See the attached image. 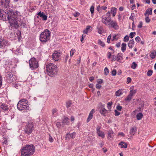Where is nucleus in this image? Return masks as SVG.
<instances>
[{"instance_id":"nucleus-1","label":"nucleus","mask_w":156,"mask_h":156,"mask_svg":"<svg viewBox=\"0 0 156 156\" xmlns=\"http://www.w3.org/2000/svg\"><path fill=\"white\" fill-rule=\"evenodd\" d=\"M35 151V147L33 145H27L20 150L22 156H30Z\"/></svg>"},{"instance_id":"nucleus-2","label":"nucleus","mask_w":156,"mask_h":156,"mask_svg":"<svg viewBox=\"0 0 156 156\" xmlns=\"http://www.w3.org/2000/svg\"><path fill=\"white\" fill-rule=\"evenodd\" d=\"M58 68L56 65L50 63L46 65V70L47 74L50 76H53L56 75L58 71Z\"/></svg>"},{"instance_id":"nucleus-3","label":"nucleus","mask_w":156,"mask_h":156,"mask_svg":"<svg viewBox=\"0 0 156 156\" xmlns=\"http://www.w3.org/2000/svg\"><path fill=\"white\" fill-rule=\"evenodd\" d=\"M18 13L19 12L16 11H14L12 9L7 12V18L10 24L15 23L14 21H15L14 20L18 17Z\"/></svg>"},{"instance_id":"nucleus-4","label":"nucleus","mask_w":156,"mask_h":156,"mask_svg":"<svg viewBox=\"0 0 156 156\" xmlns=\"http://www.w3.org/2000/svg\"><path fill=\"white\" fill-rule=\"evenodd\" d=\"M17 107L18 109L20 111L29 110V106L28 101L24 99L20 100L17 105Z\"/></svg>"},{"instance_id":"nucleus-5","label":"nucleus","mask_w":156,"mask_h":156,"mask_svg":"<svg viewBox=\"0 0 156 156\" xmlns=\"http://www.w3.org/2000/svg\"><path fill=\"white\" fill-rule=\"evenodd\" d=\"M50 31L48 29H45L42 32L40 36V40L43 43H46L50 39Z\"/></svg>"},{"instance_id":"nucleus-6","label":"nucleus","mask_w":156,"mask_h":156,"mask_svg":"<svg viewBox=\"0 0 156 156\" xmlns=\"http://www.w3.org/2000/svg\"><path fill=\"white\" fill-rule=\"evenodd\" d=\"M14 21V22L15 23H11L10 25L11 26H13L16 29L18 28L21 26H23L24 27L26 25L25 23L23 21V20L21 19L20 17L18 16Z\"/></svg>"},{"instance_id":"nucleus-7","label":"nucleus","mask_w":156,"mask_h":156,"mask_svg":"<svg viewBox=\"0 0 156 156\" xmlns=\"http://www.w3.org/2000/svg\"><path fill=\"white\" fill-rule=\"evenodd\" d=\"M34 129L32 122H29L25 126L24 131L25 133L29 135L32 132Z\"/></svg>"},{"instance_id":"nucleus-8","label":"nucleus","mask_w":156,"mask_h":156,"mask_svg":"<svg viewBox=\"0 0 156 156\" xmlns=\"http://www.w3.org/2000/svg\"><path fill=\"white\" fill-rule=\"evenodd\" d=\"M29 64L30 68L32 70L36 69L38 67V62L34 58H31L29 61Z\"/></svg>"},{"instance_id":"nucleus-9","label":"nucleus","mask_w":156,"mask_h":156,"mask_svg":"<svg viewBox=\"0 0 156 156\" xmlns=\"http://www.w3.org/2000/svg\"><path fill=\"white\" fill-rule=\"evenodd\" d=\"M61 53L58 51H55L52 55V60L55 61H58L60 59Z\"/></svg>"},{"instance_id":"nucleus-10","label":"nucleus","mask_w":156,"mask_h":156,"mask_svg":"<svg viewBox=\"0 0 156 156\" xmlns=\"http://www.w3.org/2000/svg\"><path fill=\"white\" fill-rule=\"evenodd\" d=\"M10 0H0V6L2 8H7L9 7Z\"/></svg>"},{"instance_id":"nucleus-11","label":"nucleus","mask_w":156,"mask_h":156,"mask_svg":"<svg viewBox=\"0 0 156 156\" xmlns=\"http://www.w3.org/2000/svg\"><path fill=\"white\" fill-rule=\"evenodd\" d=\"M108 22H109V25H110V27H112L115 30H117L118 29L119 27L116 21H114L111 20V19H109L108 20Z\"/></svg>"},{"instance_id":"nucleus-12","label":"nucleus","mask_w":156,"mask_h":156,"mask_svg":"<svg viewBox=\"0 0 156 156\" xmlns=\"http://www.w3.org/2000/svg\"><path fill=\"white\" fill-rule=\"evenodd\" d=\"M8 42L5 40V39L0 36V47L1 48H3L5 46L8 45Z\"/></svg>"},{"instance_id":"nucleus-13","label":"nucleus","mask_w":156,"mask_h":156,"mask_svg":"<svg viewBox=\"0 0 156 156\" xmlns=\"http://www.w3.org/2000/svg\"><path fill=\"white\" fill-rule=\"evenodd\" d=\"M7 82L9 83L12 82L13 80V76L12 73H9L6 75V76Z\"/></svg>"},{"instance_id":"nucleus-14","label":"nucleus","mask_w":156,"mask_h":156,"mask_svg":"<svg viewBox=\"0 0 156 156\" xmlns=\"http://www.w3.org/2000/svg\"><path fill=\"white\" fill-rule=\"evenodd\" d=\"M4 13H5V12L0 8V19L3 21H5L6 20V16Z\"/></svg>"},{"instance_id":"nucleus-15","label":"nucleus","mask_w":156,"mask_h":156,"mask_svg":"<svg viewBox=\"0 0 156 156\" xmlns=\"http://www.w3.org/2000/svg\"><path fill=\"white\" fill-rule=\"evenodd\" d=\"M38 16L37 17L39 18V17L42 18H43L44 20H46L47 19V16L45 15L44 12H41V11L37 13Z\"/></svg>"},{"instance_id":"nucleus-16","label":"nucleus","mask_w":156,"mask_h":156,"mask_svg":"<svg viewBox=\"0 0 156 156\" xmlns=\"http://www.w3.org/2000/svg\"><path fill=\"white\" fill-rule=\"evenodd\" d=\"M95 112V110L94 109H92V110L90 112L88 115V117L87 119V122H89L92 118L93 114Z\"/></svg>"},{"instance_id":"nucleus-17","label":"nucleus","mask_w":156,"mask_h":156,"mask_svg":"<svg viewBox=\"0 0 156 156\" xmlns=\"http://www.w3.org/2000/svg\"><path fill=\"white\" fill-rule=\"evenodd\" d=\"M114 132L112 130H109L108 133V139L109 140H112L114 135Z\"/></svg>"},{"instance_id":"nucleus-18","label":"nucleus","mask_w":156,"mask_h":156,"mask_svg":"<svg viewBox=\"0 0 156 156\" xmlns=\"http://www.w3.org/2000/svg\"><path fill=\"white\" fill-rule=\"evenodd\" d=\"M99 112L100 114L104 116H106V114L108 113V110H107L105 108H103L99 110Z\"/></svg>"},{"instance_id":"nucleus-19","label":"nucleus","mask_w":156,"mask_h":156,"mask_svg":"<svg viewBox=\"0 0 156 156\" xmlns=\"http://www.w3.org/2000/svg\"><path fill=\"white\" fill-rule=\"evenodd\" d=\"M75 134L76 133H73L71 134L70 133H68L66 135V139H70V138H71L73 139L75 138L74 136H75Z\"/></svg>"},{"instance_id":"nucleus-20","label":"nucleus","mask_w":156,"mask_h":156,"mask_svg":"<svg viewBox=\"0 0 156 156\" xmlns=\"http://www.w3.org/2000/svg\"><path fill=\"white\" fill-rule=\"evenodd\" d=\"M152 9L151 8L148 9L144 13V15L148 16L149 14L151 15L152 14Z\"/></svg>"},{"instance_id":"nucleus-21","label":"nucleus","mask_w":156,"mask_h":156,"mask_svg":"<svg viewBox=\"0 0 156 156\" xmlns=\"http://www.w3.org/2000/svg\"><path fill=\"white\" fill-rule=\"evenodd\" d=\"M134 44V42L133 39L130 40L128 43V46L130 48H132Z\"/></svg>"},{"instance_id":"nucleus-22","label":"nucleus","mask_w":156,"mask_h":156,"mask_svg":"<svg viewBox=\"0 0 156 156\" xmlns=\"http://www.w3.org/2000/svg\"><path fill=\"white\" fill-rule=\"evenodd\" d=\"M119 145L121 146V148H126L127 147V144L126 143L124 142L123 141H121L119 144Z\"/></svg>"},{"instance_id":"nucleus-23","label":"nucleus","mask_w":156,"mask_h":156,"mask_svg":"<svg viewBox=\"0 0 156 156\" xmlns=\"http://www.w3.org/2000/svg\"><path fill=\"white\" fill-rule=\"evenodd\" d=\"M102 22L105 24L106 25H109V22H108V20H107V18L106 17L103 18L102 17Z\"/></svg>"},{"instance_id":"nucleus-24","label":"nucleus","mask_w":156,"mask_h":156,"mask_svg":"<svg viewBox=\"0 0 156 156\" xmlns=\"http://www.w3.org/2000/svg\"><path fill=\"white\" fill-rule=\"evenodd\" d=\"M90 28H91V27L90 26H87L86 29L83 31V33L86 34H88L89 31H90Z\"/></svg>"},{"instance_id":"nucleus-25","label":"nucleus","mask_w":156,"mask_h":156,"mask_svg":"<svg viewBox=\"0 0 156 156\" xmlns=\"http://www.w3.org/2000/svg\"><path fill=\"white\" fill-rule=\"evenodd\" d=\"M122 54L119 53L117 55V61L119 62H121V61L123 59V58L122 56Z\"/></svg>"},{"instance_id":"nucleus-26","label":"nucleus","mask_w":156,"mask_h":156,"mask_svg":"<svg viewBox=\"0 0 156 156\" xmlns=\"http://www.w3.org/2000/svg\"><path fill=\"white\" fill-rule=\"evenodd\" d=\"M122 89H119L116 91L115 93V95L117 97H119L123 94Z\"/></svg>"},{"instance_id":"nucleus-27","label":"nucleus","mask_w":156,"mask_h":156,"mask_svg":"<svg viewBox=\"0 0 156 156\" xmlns=\"http://www.w3.org/2000/svg\"><path fill=\"white\" fill-rule=\"evenodd\" d=\"M1 108L4 111H7L8 110L9 108L7 105L3 104L1 106Z\"/></svg>"},{"instance_id":"nucleus-28","label":"nucleus","mask_w":156,"mask_h":156,"mask_svg":"<svg viewBox=\"0 0 156 156\" xmlns=\"http://www.w3.org/2000/svg\"><path fill=\"white\" fill-rule=\"evenodd\" d=\"M117 10V9L115 7L112 8L111 9V13L112 14L113 16H115L116 14V12Z\"/></svg>"},{"instance_id":"nucleus-29","label":"nucleus","mask_w":156,"mask_h":156,"mask_svg":"<svg viewBox=\"0 0 156 156\" xmlns=\"http://www.w3.org/2000/svg\"><path fill=\"white\" fill-rule=\"evenodd\" d=\"M58 110L55 108L52 110V115L54 116H56L57 115Z\"/></svg>"},{"instance_id":"nucleus-30","label":"nucleus","mask_w":156,"mask_h":156,"mask_svg":"<svg viewBox=\"0 0 156 156\" xmlns=\"http://www.w3.org/2000/svg\"><path fill=\"white\" fill-rule=\"evenodd\" d=\"M143 116V114L141 113H139L137 114L136 116L137 119L140 120L141 119Z\"/></svg>"},{"instance_id":"nucleus-31","label":"nucleus","mask_w":156,"mask_h":156,"mask_svg":"<svg viewBox=\"0 0 156 156\" xmlns=\"http://www.w3.org/2000/svg\"><path fill=\"white\" fill-rule=\"evenodd\" d=\"M68 119H69L67 117H65L62 120V123L64 124L68 125L69 123V122H68Z\"/></svg>"},{"instance_id":"nucleus-32","label":"nucleus","mask_w":156,"mask_h":156,"mask_svg":"<svg viewBox=\"0 0 156 156\" xmlns=\"http://www.w3.org/2000/svg\"><path fill=\"white\" fill-rule=\"evenodd\" d=\"M126 44L125 43H123L121 46V49L122 52H124L126 50Z\"/></svg>"},{"instance_id":"nucleus-33","label":"nucleus","mask_w":156,"mask_h":156,"mask_svg":"<svg viewBox=\"0 0 156 156\" xmlns=\"http://www.w3.org/2000/svg\"><path fill=\"white\" fill-rule=\"evenodd\" d=\"M99 136H101L102 138L105 137V135L104 133L102 131H100V132L97 133Z\"/></svg>"},{"instance_id":"nucleus-34","label":"nucleus","mask_w":156,"mask_h":156,"mask_svg":"<svg viewBox=\"0 0 156 156\" xmlns=\"http://www.w3.org/2000/svg\"><path fill=\"white\" fill-rule=\"evenodd\" d=\"M98 43L102 47H104L105 46V44L100 39L98 40Z\"/></svg>"},{"instance_id":"nucleus-35","label":"nucleus","mask_w":156,"mask_h":156,"mask_svg":"<svg viewBox=\"0 0 156 156\" xmlns=\"http://www.w3.org/2000/svg\"><path fill=\"white\" fill-rule=\"evenodd\" d=\"M132 98V96L129 94L126 98L125 99V101H130Z\"/></svg>"},{"instance_id":"nucleus-36","label":"nucleus","mask_w":156,"mask_h":156,"mask_svg":"<svg viewBox=\"0 0 156 156\" xmlns=\"http://www.w3.org/2000/svg\"><path fill=\"white\" fill-rule=\"evenodd\" d=\"M105 105V104L103 105L101 103H100L99 104V105L98 106V108L99 110H101L103 108H104Z\"/></svg>"},{"instance_id":"nucleus-37","label":"nucleus","mask_w":156,"mask_h":156,"mask_svg":"<svg viewBox=\"0 0 156 156\" xmlns=\"http://www.w3.org/2000/svg\"><path fill=\"white\" fill-rule=\"evenodd\" d=\"M16 34L17 35L18 40L20 41L21 38V32L20 31H19L18 33H17Z\"/></svg>"},{"instance_id":"nucleus-38","label":"nucleus","mask_w":156,"mask_h":156,"mask_svg":"<svg viewBox=\"0 0 156 156\" xmlns=\"http://www.w3.org/2000/svg\"><path fill=\"white\" fill-rule=\"evenodd\" d=\"M136 90H130L129 94L133 97L136 93Z\"/></svg>"},{"instance_id":"nucleus-39","label":"nucleus","mask_w":156,"mask_h":156,"mask_svg":"<svg viewBox=\"0 0 156 156\" xmlns=\"http://www.w3.org/2000/svg\"><path fill=\"white\" fill-rule=\"evenodd\" d=\"M156 56V52L154 51H153L151 53L150 55V57L151 58L153 59Z\"/></svg>"},{"instance_id":"nucleus-40","label":"nucleus","mask_w":156,"mask_h":156,"mask_svg":"<svg viewBox=\"0 0 156 156\" xmlns=\"http://www.w3.org/2000/svg\"><path fill=\"white\" fill-rule=\"evenodd\" d=\"M98 30V32L100 34H102L103 32V28L101 26L100 27H99L97 28Z\"/></svg>"},{"instance_id":"nucleus-41","label":"nucleus","mask_w":156,"mask_h":156,"mask_svg":"<svg viewBox=\"0 0 156 156\" xmlns=\"http://www.w3.org/2000/svg\"><path fill=\"white\" fill-rule=\"evenodd\" d=\"M137 65L135 62H133L132 65L131 66V67L133 69H135L136 68Z\"/></svg>"},{"instance_id":"nucleus-42","label":"nucleus","mask_w":156,"mask_h":156,"mask_svg":"<svg viewBox=\"0 0 156 156\" xmlns=\"http://www.w3.org/2000/svg\"><path fill=\"white\" fill-rule=\"evenodd\" d=\"M72 105V102L71 101H69L66 102V106L67 108L70 107Z\"/></svg>"},{"instance_id":"nucleus-43","label":"nucleus","mask_w":156,"mask_h":156,"mask_svg":"<svg viewBox=\"0 0 156 156\" xmlns=\"http://www.w3.org/2000/svg\"><path fill=\"white\" fill-rule=\"evenodd\" d=\"M105 74L106 75H108L109 73V70L107 67H105L104 69Z\"/></svg>"},{"instance_id":"nucleus-44","label":"nucleus","mask_w":156,"mask_h":156,"mask_svg":"<svg viewBox=\"0 0 156 156\" xmlns=\"http://www.w3.org/2000/svg\"><path fill=\"white\" fill-rule=\"evenodd\" d=\"M146 17L145 18V21L146 23H149L150 21V19L149 18L148 16H145Z\"/></svg>"},{"instance_id":"nucleus-45","label":"nucleus","mask_w":156,"mask_h":156,"mask_svg":"<svg viewBox=\"0 0 156 156\" xmlns=\"http://www.w3.org/2000/svg\"><path fill=\"white\" fill-rule=\"evenodd\" d=\"M153 73V71L151 70H148L147 73V76H151L152 75Z\"/></svg>"},{"instance_id":"nucleus-46","label":"nucleus","mask_w":156,"mask_h":156,"mask_svg":"<svg viewBox=\"0 0 156 156\" xmlns=\"http://www.w3.org/2000/svg\"><path fill=\"white\" fill-rule=\"evenodd\" d=\"M76 51V50L75 49H72L70 51V56H72L73 54H74V53Z\"/></svg>"},{"instance_id":"nucleus-47","label":"nucleus","mask_w":156,"mask_h":156,"mask_svg":"<svg viewBox=\"0 0 156 156\" xmlns=\"http://www.w3.org/2000/svg\"><path fill=\"white\" fill-rule=\"evenodd\" d=\"M136 132V129L135 128H132L130 130V133H134Z\"/></svg>"},{"instance_id":"nucleus-48","label":"nucleus","mask_w":156,"mask_h":156,"mask_svg":"<svg viewBox=\"0 0 156 156\" xmlns=\"http://www.w3.org/2000/svg\"><path fill=\"white\" fill-rule=\"evenodd\" d=\"M115 115L116 116H118L119 115L120 113L118 112L117 110H115Z\"/></svg>"},{"instance_id":"nucleus-49","label":"nucleus","mask_w":156,"mask_h":156,"mask_svg":"<svg viewBox=\"0 0 156 156\" xmlns=\"http://www.w3.org/2000/svg\"><path fill=\"white\" fill-rule=\"evenodd\" d=\"M129 40V37L128 35H126L124 38V41L125 42H127Z\"/></svg>"},{"instance_id":"nucleus-50","label":"nucleus","mask_w":156,"mask_h":156,"mask_svg":"<svg viewBox=\"0 0 156 156\" xmlns=\"http://www.w3.org/2000/svg\"><path fill=\"white\" fill-rule=\"evenodd\" d=\"M136 33L135 32H131L129 34V37L131 38H132L134 37V34H135Z\"/></svg>"},{"instance_id":"nucleus-51","label":"nucleus","mask_w":156,"mask_h":156,"mask_svg":"<svg viewBox=\"0 0 156 156\" xmlns=\"http://www.w3.org/2000/svg\"><path fill=\"white\" fill-rule=\"evenodd\" d=\"M111 38V35H109L107 38V42H108V43H110V39Z\"/></svg>"},{"instance_id":"nucleus-52","label":"nucleus","mask_w":156,"mask_h":156,"mask_svg":"<svg viewBox=\"0 0 156 156\" xmlns=\"http://www.w3.org/2000/svg\"><path fill=\"white\" fill-rule=\"evenodd\" d=\"M122 106H121L120 105H118L116 107V109L117 110H118L119 111H120L122 110Z\"/></svg>"},{"instance_id":"nucleus-53","label":"nucleus","mask_w":156,"mask_h":156,"mask_svg":"<svg viewBox=\"0 0 156 156\" xmlns=\"http://www.w3.org/2000/svg\"><path fill=\"white\" fill-rule=\"evenodd\" d=\"M116 74V71L115 69H113L112 72V74L113 76H115Z\"/></svg>"},{"instance_id":"nucleus-54","label":"nucleus","mask_w":156,"mask_h":156,"mask_svg":"<svg viewBox=\"0 0 156 156\" xmlns=\"http://www.w3.org/2000/svg\"><path fill=\"white\" fill-rule=\"evenodd\" d=\"M90 10L92 14L94 13V7L93 6H92L91 7Z\"/></svg>"},{"instance_id":"nucleus-55","label":"nucleus","mask_w":156,"mask_h":156,"mask_svg":"<svg viewBox=\"0 0 156 156\" xmlns=\"http://www.w3.org/2000/svg\"><path fill=\"white\" fill-rule=\"evenodd\" d=\"M135 40L137 42H139L140 40V38L139 36H137L135 38Z\"/></svg>"},{"instance_id":"nucleus-56","label":"nucleus","mask_w":156,"mask_h":156,"mask_svg":"<svg viewBox=\"0 0 156 156\" xmlns=\"http://www.w3.org/2000/svg\"><path fill=\"white\" fill-rule=\"evenodd\" d=\"M113 59L112 61H115V60L117 61V56H115V55H113Z\"/></svg>"},{"instance_id":"nucleus-57","label":"nucleus","mask_w":156,"mask_h":156,"mask_svg":"<svg viewBox=\"0 0 156 156\" xmlns=\"http://www.w3.org/2000/svg\"><path fill=\"white\" fill-rule=\"evenodd\" d=\"M142 25H143V23H142V22H140L139 24L138 25V26H137L139 28H141L142 27Z\"/></svg>"},{"instance_id":"nucleus-58","label":"nucleus","mask_w":156,"mask_h":156,"mask_svg":"<svg viewBox=\"0 0 156 156\" xmlns=\"http://www.w3.org/2000/svg\"><path fill=\"white\" fill-rule=\"evenodd\" d=\"M80 14V13L78 12H76V13L74 14H73V15L75 17H77L78 16H79Z\"/></svg>"},{"instance_id":"nucleus-59","label":"nucleus","mask_w":156,"mask_h":156,"mask_svg":"<svg viewBox=\"0 0 156 156\" xmlns=\"http://www.w3.org/2000/svg\"><path fill=\"white\" fill-rule=\"evenodd\" d=\"M106 16H108V18H110V19H111V14L110 12L109 11L108 12L106 13Z\"/></svg>"},{"instance_id":"nucleus-60","label":"nucleus","mask_w":156,"mask_h":156,"mask_svg":"<svg viewBox=\"0 0 156 156\" xmlns=\"http://www.w3.org/2000/svg\"><path fill=\"white\" fill-rule=\"evenodd\" d=\"M112 103L111 102H109L108 103L107 105H108V109H109V107H111V106H112Z\"/></svg>"},{"instance_id":"nucleus-61","label":"nucleus","mask_w":156,"mask_h":156,"mask_svg":"<svg viewBox=\"0 0 156 156\" xmlns=\"http://www.w3.org/2000/svg\"><path fill=\"white\" fill-rule=\"evenodd\" d=\"M101 127L99 126H98L97 127L96 130H97V133H98V132H100L101 131L100 130V129H101Z\"/></svg>"},{"instance_id":"nucleus-62","label":"nucleus","mask_w":156,"mask_h":156,"mask_svg":"<svg viewBox=\"0 0 156 156\" xmlns=\"http://www.w3.org/2000/svg\"><path fill=\"white\" fill-rule=\"evenodd\" d=\"M56 125L57 127L58 128H60V126H61V123L60 122H57L56 123Z\"/></svg>"},{"instance_id":"nucleus-63","label":"nucleus","mask_w":156,"mask_h":156,"mask_svg":"<svg viewBox=\"0 0 156 156\" xmlns=\"http://www.w3.org/2000/svg\"><path fill=\"white\" fill-rule=\"evenodd\" d=\"M96 87L99 89H100L101 88V85H99L98 84H97L96 85Z\"/></svg>"},{"instance_id":"nucleus-64","label":"nucleus","mask_w":156,"mask_h":156,"mask_svg":"<svg viewBox=\"0 0 156 156\" xmlns=\"http://www.w3.org/2000/svg\"><path fill=\"white\" fill-rule=\"evenodd\" d=\"M97 82L98 84H101L103 83V80L102 79H99L98 80Z\"/></svg>"}]
</instances>
